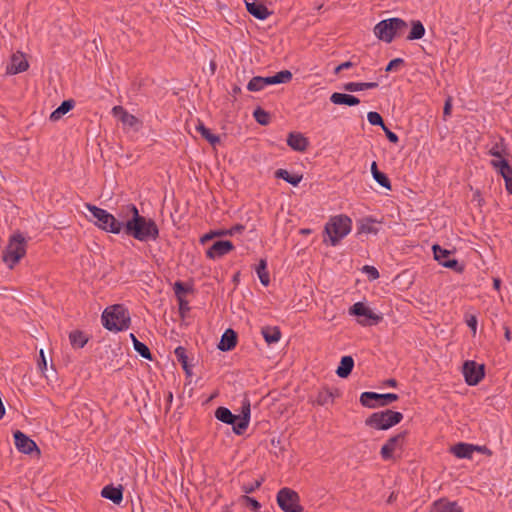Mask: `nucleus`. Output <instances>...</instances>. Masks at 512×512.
I'll return each mask as SVG.
<instances>
[{"mask_svg": "<svg viewBox=\"0 0 512 512\" xmlns=\"http://www.w3.org/2000/svg\"><path fill=\"white\" fill-rule=\"evenodd\" d=\"M124 209L126 215H131V218L123 223L122 230L126 235L142 242L154 241L159 237V229L153 219L140 215L134 204H128Z\"/></svg>", "mask_w": 512, "mask_h": 512, "instance_id": "nucleus-1", "label": "nucleus"}, {"mask_svg": "<svg viewBox=\"0 0 512 512\" xmlns=\"http://www.w3.org/2000/svg\"><path fill=\"white\" fill-rule=\"evenodd\" d=\"M131 318L128 310L121 304L107 307L102 314V324L110 331H123L129 328Z\"/></svg>", "mask_w": 512, "mask_h": 512, "instance_id": "nucleus-2", "label": "nucleus"}, {"mask_svg": "<svg viewBox=\"0 0 512 512\" xmlns=\"http://www.w3.org/2000/svg\"><path fill=\"white\" fill-rule=\"evenodd\" d=\"M27 241L24 236L17 232L10 236L5 250L2 252V260L9 269L14 266L26 255Z\"/></svg>", "mask_w": 512, "mask_h": 512, "instance_id": "nucleus-3", "label": "nucleus"}, {"mask_svg": "<svg viewBox=\"0 0 512 512\" xmlns=\"http://www.w3.org/2000/svg\"><path fill=\"white\" fill-rule=\"evenodd\" d=\"M85 207L89 210L92 216L96 219L95 225L106 232L119 234L123 229V221L116 219L112 214L105 209L99 208L93 204L86 203Z\"/></svg>", "mask_w": 512, "mask_h": 512, "instance_id": "nucleus-4", "label": "nucleus"}, {"mask_svg": "<svg viewBox=\"0 0 512 512\" xmlns=\"http://www.w3.org/2000/svg\"><path fill=\"white\" fill-rule=\"evenodd\" d=\"M407 23L400 18L382 20L374 27L375 35L386 43H391L394 37L401 36L407 29Z\"/></svg>", "mask_w": 512, "mask_h": 512, "instance_id": "nucleus-5", "label": "nucleus"}, {"mask_svg": "<svg viewBox=\"0 0 512 512\" xmlns=\"http://www.w3.org/2000/svg\"><path fill=\"white\" fill-rule=\"evenodd\" d=\"M351 219L346 215L331 217L325 225V233L332 246H336L351 231Z\"/></svg>", "mask_w": 512, "mask_h": 512, "instance_id": "nucleus-6", "label": "nucleus"}, {"mask_svg": "<svg viewBox=\"0 0 512 512\" xmlns=\"http://www.w3.org/2000/svg\"><path fill=\"white\" fill-rule=\"evenodd\" d=\"M402 419L403 414L401 412L386 409L371 414L365 420V424L377 430H387L400 423Z\"/></svg>", "mask_w": 512, "mask_h": 512, "instance_id": "nucleus-7", "label": "nucleus"}, {"mask_svg": "<svg viewBox=\"0 0 512 512\" xmlns=\"http://www.w3.org/2000/svg\"><path fill=\"white\" fill-rule=\"evenodd\" d=\"M277 504L284 512H303L298 493L287 487L278 491Z\"/></svg>", "mask_w": 512, "mask_h": 512, "instance_id": "nucleus-8", "label": "nucleus"}, {"mask_svg": "<svg viewBox=\"0 0 512 512\" xmlns=\"http://www.w3.org/2000/svg\"><path fill=\"white\" fill-rule=\"evenodd\" d=\"M398 395L394 393L379 394L376 392H363L360 396V403L364 407L376 408L387 406L398 400Z\"/></svg>", "mask_w": 512, "mask_h": 512, "instance_id": "nucleus-9", "label": "nucleus"}, {"mask_svg": "<svg viewBox=\"0 0 512 512\" xmlns=\"http://www.w3.org/2000/svg\"><path fill=\"white\" fill-rule=\"evenodd\" d=\"M463 375L469 386L477 385L485 376V367L478 365L475 361L468 360L463 364Z\"/></svg>", "mask_w": 512, "mask_h": 512, "instance_id": "nucleus-10", "label": "nucleus"}, {"mask_svg": "<svg viewBox=\"0 0 512 512\" xmlns=\"http://www.w3.org/2000/svg\"><path fill=\"white\" fill-rule=\"evenodd\" d=\"M349 313L351 315L365 317L364 320L359 321L362 325L377 324L383 319L381 315L374 313L369 307H367L362 302H357L354 305H352L349 309Z\"/></svg>", "mask_w": 512, "mask_h": 512, "instance_id": "nucleus-11", "label": "nucleus"}, {"mask_svg": "<svg viewBox=\"0 0 512 512\" xmlns=\"http://www.w3.org/2000/svg\"><path fill=\"white\" fill-rule=\"evenodd\" d=\"M407 437V431H402L392 437L382 446L380 454L384 460H390L393 458V453L402 449Z\"/></svg>", "mask_w": 512, "mask_h": 512, "instance_id": "nucleus-12", "label": "nucleus"}, {"mask_svg": "<svg viewBox=\"0 0 512 512\" xmlns=\"http://www.w3.org/2000/svg\"><path fill=\"white\" fill-rule=\"evenodd\" d=\"M13 436L14 443L18 451L24 454H32L33 452H36L37 455H40L41 452L37 444L26 434L17 430L14 432Z\"/></svg>", "mask_w": 512, "mask_h": 512, "instance_id": "nucleus-13", "label": "nucleus"}, {"mask_svg": "<svg viewBox=\"0 0 512 512\" xmlns=\"http://www.w3.org/2000/svg\"><path fill=\"white\" fill-rule=\"evenodd\" d=\"M234 249V245L229 240H219L214 242L206 251L209 259L215 260L223 257Z\"/></svg>", "mask_w": 512, "mask_h": 512, "instance_id": "nucleus-14", "label": "nucleus"}, {"mask_svg": "<svg viewBox=\"0 0 512 512\" xmlns=\"http://www.w3.org/2000/svg\"><path fill=\"white\" fill-rule=\"evenodd\" d=\"M491 165L499 172L505 180V187L509 194L512 195V167L505 159L492 160Z\"/></svg>", "mask_w": 512, "mask_h": 512, "instance_id": "nucleus-15", "label": "nucleus"}, {"mask_svg": "<svg viewBox=\"0 0 512 512\" xmlns=\"http://www.w3.org/2000/svg\"><path fill=\"white\" fill-rule=\"evenodd\" d=\"M250 403L245 401L241 408V414L238 415V423L233 427V432L237 435H242L247 429L250 421Z\"/></svg>", "mask_w": 512, "mask_h": 512, "instance_id": "nucleus-16", "label": "nucleus"}, {"mask_svg": "<svg viewBox=\"0 0 512 512\" xmlns=\"http://www.w3.org/2000/svg\"><path fill=\"white\" fill-rule=\"evenodd\" d=\"M287 144L295 151L304 152L309 146V141L303 134L291 132L288 134Z\"/></svg>", "mask_w": 512, "mask_h": 512, "instance_id": "nucleus-17", "label": "nucleus"}, {"mask_svg": "<svg viewBox=\"0 0 512 512\" xmlns=\"http://www.w3.org/2000/svg\"><path fill=\"white\" fill-rule=\"evenodd\" d=\"M480 451L481 447L467 444V443H457L451 447V452L457 457L461 459H471L474 451Z\"/></svg>", "mask_w": 512, "mask_h": 512, "instance_id": "nucleus-18", "label": "nucleus"}, {"mask_svg": "<svg viewBox=\"0 0 512 512\" xmlns=\"http://www.w3.org/2000/svg\"><path fill=\"white\" fill-rule=\"evenodd\" d=\"M237 344V333L229 328L221 336L218 349L226 352L232 350Z\"/></svg>", "mask_w": 512, "mask_h": 512, "instance_id": "nucleus-19", "label": "nucleus"}, {"mask_svg": "<svg viewBox=\"0 0 512 512\" xmlns=\"http://www.w3.org/2000/svg\"><path fill=\"white\" fill-rule=\"evenodd\" d=\"M101 496L111 500L114 504L119 505L123 500V488L121 485L118 487L107 485L102 489Z\"/></svg>", "mask_w": 512, "mask_h": 512, "instance_id": "nucleus-20", "label": "nucleus"}, {"mask_svg": "<svg viewBox=\"0 0 512 512\" xmlns=\"http://www.w3.org/2000/svg\"><path fill=\"white\" fill-rule=\"evenodd\" d=\"M112 113L126 126L135 127L139 124L138 118L128 113L122 106L113 107Z\"/></svg>", "mask_w": 512, "mask_h": 512, "instance_id": "nucleus-21", "label": "nucleus"}, {"mask_svg": "<svg viewBox=\"0 0 512 512\" xmlns=\"http://www.w3.org/2000/svg\"><path fill=\"white\" fill-rule=\"evenodd\" d=\"M246 9L259 20H264L270 15L268 8L263 3L257 1L246 2Z\"/></svg>", "mask_w": 512, "mask_h": 512, "instance_id": "nucleus-22", "label": "nucleus"}, {"mask_svg": "<svg viewBox=\"0 0 512 512\" xmlns=\"http://www.w3.org/2000/svg\"><path fill=\"white\" fill-rule=\"evenodd\" d=\"M330 101L336 105L356 106L360 103V99L345 93L335 92L330 96Z\"/></svg>", "mask_w": 512, "mask_h": 512, "instance_id": "nucleus-23", "label": "nucleus"}, {"mask_svg": "<svg viewBox=\"0 0 512 512\" xmlns=\"http://www.w3.org/2000/svg\"><path fill=\"white\" fill-rule=\"evenodd\" d=\"M215 417L217 420L232 425V428L235 427V425L238 423L239 416L233 414L228 408L226 407H218L215 410Z\"/></svg>", "mask_w": 512, "mask_h": 512, "instance_id": "nucleus-24", "label": "nucleus"}, {"mask_svg": "<svg viewBox=\"0 0 512 512\" xmlns=\"http://www.w3.org/2000/svg\"><path fill=\"white\" fill-rule=\"evenodd\" d=\"M29 64L23 55H13L7 71L11 74H18L28 69Z\"/></svg>", "mask_w": 512, "mask_h": 512, "instance_id": "nucleus-25", "label": "nucleus"}, {"mask_svg": "<svg viewBox=\"0 0 512 512\" xmlns=\"http://www.w3.org/2000/svg\"><path fill=\"white\" fill-rule=\"evenodd\" d=\"M336 396H339V392L337 389L331 390L325 387L318 391L315 402L320 406H324L333 403L334 398Z\"/></svg>", "mask_w": 512, "mask_h": 512, "instance_id": "nucleus-26", "label": "nucleus"}, {"mask_svg": "<svg viewBox=\"0 0 512 512\" xmlns=\"http://www.w3.org/2000/svg\"><path fill=\"white\" fill-rule=\"evenodd\" d=\"M430 512H462V509L455 502L441 499L433 504Z\"/></svg>", "mask_w": 512, "mask_h": 512, "instance_id": "nucleus-27", "label": "nucleus"}, {"mask_svg": "<svg viewBox=\"0 0 512 512\" xmlns=\"http://www.w3.org/2000/svg\"><path fill=\"white\" fill-rule=\"evenodd\" d=\"M354 367V360L351 356H343L340 360V364L336 370V374L340 378H347Z\"/></svg>", "mask_w": 512, "mask_h": 512, "instance_id": "nucleus-28", "label": "nucleus"}, {"mask_svg": "<svg viewBox=\"0 0 512 512\" xmlns=\"http://www.w3.org/2000/svg\"><path fill=\"white\" fill-rule=\"evenodd\" d=\"M261 333L267 344L277 343L281 338V331L277 326L262 327Z\"/></svg>", "mask_w": 512, "mask_h": 512, "instance_id": "nucleus-29", "label": "nucleus"}, {"mask_svg": "<svg viewBox=\"0 0 512 512\" xmlns=\"http://www.w3.org/2000/svg\"><path fill=\"white\" fill-rule=\"evenodd\" d=\"M75 106V101L73 99L64 100L60 106L55 109L50 114V120L51 121H58L61 119L66 113H68L70 110H72Z\"/></svg>", "mask_w": 512, "mask_h": 512, "instance_id": "nucleus-30", "label": "nucleus"}, {"mask_svg": "<svg viewBox=\"0 0 512 512\" xmlns=\"http://www.w3.org/2000/svg\"><path fill=\"white\" fill-rule=\"evenodd\" d=\"M69 340L73 348L79 349L83 348L87 344L89 338L84 332L80 330H74L70 332Z\"/></svg>", "mask_w": 512, "mask_h": 512, "instance_id": "nucleus-31", "label": "nucleus"}, {"mask_svg": "<svg viewBox=\"0 0 512 512\" xmlns=\"http://www.w3.org/2000/svg\"><path fill=\"white\" fill-rule=\"evenodd\" d=\"M377 87V82H348L343 85V89L348 92H357L366 89H374Z\"/></svg>", "mask_w": 512, "mask_h": 512, "instance_id": "nucleus-32", "label": "nucleus"}, {"mask_svg": "<svg viewBox=\"0 0 512 512\" xmlns=\"http://www.w3.org/2000/svg\"><path fill=\"white\" fill-rule=\"evenodd\" d=\"M174 354H175L177 361L181 364L185 373L188 376H190L192 374V372H191V366L188 363V356H187L186 349L182 346H179L174 350Z\"/></svg>", "mask_w": 512, "mask_h": 512, "instance_id": "nucleus-33", "label": "nucleus"}, {"mask_svg": "<svg viewBox=\"0 0 512 512\" xmlns=\"http://www.w3.org/2000/svg\"><path fill=\"white\" fill-rule=\"evenodd\" d=\"M196 130L201 136L206 139L212 146H216L220 143L219 136L213 134L202 122H199L196 126Z\"/></svg>", "mask_w": 512, "mask_h": 512, "instance_id": "nucleus-34", "label": "nucleus"}, {"mask_svg": "<svg viewBox=\"0 0 512 512\" xmlns=\"http://www.w3.org/2000/svg\"><path fill=\"white\" fill-rule=\"evenodd\" d=\"M358 233L377 234L378 228L375 226V221L371 218H365L358 222Z\"/></svg>", "mask_w": 512, "mask_h": 512, "instance_id": "nucleus-35", "label": "nucleus"}, {"mask_svg": "<svg viewBox=\"0 0 512 512\" xmlns=\"http://www.w3.org/2000/svg\"><path fill=\"white\" fill-rule=\"evenodd\" d=\"M275 176L277 178L283 179L284 181L288 182L289 184H291L293 186H297L302 180V175L290 174L285 169H278L275 172Z\"/></svg>", "mask_w": 512, "mask_h": 512, "instance_id": "nucleus-36", "label": "nucleus"}, {"mask_svg": "<svg viewBox=\"0 0 512 512\" xmlns=\"http://www.w3.org/2000/svg\"><path fill=\"white\" fill-rule=\"evenodd\" d=\"M256 273L259 277L261 284L264 286H268L270 283V277L267 271V262L265 259H261L259 261V264L256 267Z\"/></svg>", "mask_w": 512, "mask_h": 512, "instance_id": "nucleus-37", "label": "nucleus"}, {"mask_svg": "<svg viewBox=\"0 0 512 512\" xmlns=\"http://www.w3.org/2000/svg\"><path fill=\"white\" fill-rule=\"evenodd\" d=\"M424 34H425V28H424L423 24L418 20L413 21L412 28H411L409 35L407 36V39L408 40L421 39L424 36Z\"/></svg>", "mask_w": 512, "mask_h": 512, "instance_id": "nucleus-38", "label": "nucleus"}, {"mask_svg": "<svg viewBox=\"0 0 512 512\" xmlns=\"http://www.w3.org/2000/svg\"><path fill=\"white\" fill-rule=\"evenodd\" d=\"M173 290L177 299H185V294L192 292V286H189L181 281L174 283Z\"/></svg>", "mask_w": 512, "mask_h": 512, "instance_id": "nucleus-39", "label": "nucleus"}, {"mask_svg": "<svg viewBox=\"0 0 512 512\" xmlns=\"http://www.w3.org/2000/svg\"><path fill=\"white\" fill-rule=\"evenodd\" d=\"M434 258L442 265V262L446 261L450 258L451 251L442 248L441 246L435 244L432 247Z\"/></svg>", "mask_w": 512, "mask_h": 512, "instance_id": "nucleus-40", "label": "nucleus"}, {"mask_svg": "<svg viewBox=\"0 0 512 512\" xmlns=\"http://www.w3.org/2000/svg\"><path fill=\"white\" fill-rule=\"evenodd\" d=\"M253 116H254L255 120L260 125H263V126L268 125L270 123V121H271L270 114L267 111L263 110L261 107H257L254 110Z\"/></svg>", "mask_w": 512, "mask_h": 512, "instance_id": "nucleus-41", "label": "nucleus"}, {"mask_svg": "<svg viewBox=\"0 0 512 512\" xmlns=\"http://www.w3.org/2000/svg\"><path fill=\"white\" fill-rule=\"evenodd\" d=\"M134 350L144 359L152 360V353L148 346L139 340H135Z\"/></svg>", "mask_w": 512, "mask_h": 512, "instance_id": "nucleus-42", "label": "nucleus"}, {"mask_svg": "<svg viewBox=\"0 0 512 512\" xmlns=\"http://www.w3.org/2000/svg\"><path fill=\"white\" fill-rule=\"evenodd\" d=\"M292 79V73L289 70H282L272 76L273 84L287 83Z\"/></svg>", "mask_w": 512, "mask_h": 512, "instance_id": "nucleus-43", "label": "nucleus"}, {"mask_svg": "<svg viewBox=\"0 0 512 512\" xmlns=\"http://www.w3.org/2000/svg\"><path fill=\"white\" fill-rule=\"evenodd\" d=\"M373 178L380 186L387 190H391V182L386 174L380 171L379 173H376Z\"/></svg>", "mask_w": 512, "mask_h": 512, "instance_id": "nucleus-44", "label": "nucleus"}, {"mask_svg": "<svg viewBox=\"0 0 512 512\" xmlns=\"http://www.w3.org/2000/svg\"><path fill=\"white\" fill-rule=\"evenodd\" d=\"M503 139L501 138L499 142H496L492 148L489 150V154L501 158L503 153L505 152V146L503 144Z\"/></svg>", "mask_w": 512, "mask_h": 512, "instance_id": "nucleus-45", "label": "nucleus"}, {"mask_svg": "<svg viewBox=\"0 0 512 512\" xmlns=\"http://www.w3.org/2000/svg\"><path fill=\"white\" fill-rule=\"evenodd\" d=\"M367 119L371 125L381 126V128L385 126L383 118L378 112H369Z\"/></svg>", "mask_w": 512, "mask_h": 512, "instance_id": "nucleus-46", "label": "nucleus"}, {"mask_svg": "<svg viewBox=\"0 0 512 512\" xmlns=\"http://www.w3.org/2000/svg\"><path fill=\"white\" fill-rule=\"evenodd\" d=\"M264 481V478H260L251 484H243L241 489L245 494L253 493L256 489L260 488Z\"/></svg>", "mask_w": 512, "mask_h": 512, "instance_id": "nucleus-47", "label": "nucleus"}, {"mask_svg": "<svg viewBox=\"0 0 512 512\" xmlns=\"http://www.w3.org/2000/svg\"><path fill=\"white\" fill-rule=\"evenodd\" d=\"M242 501L255 512L259 511L261 508V504L255 498L249 497L248 495L242 496Z\"/></svg>", "mask_w": 512, "mask_h": 512, "instance_id": "nucleus-48", "label": "nucleus"}, {"mask_svg": "<svg viewBox=\"0 0 512 512\" xmlns=\"http://www.w3.org/2000/svg\"><path fill=\"white\" fill-rule=\"evenodd\" d=\"M263 88H264V87H263V85H262V83H261V76H255V77H253V78L249 81V83H248V85H247V89H248L249 91H260V90H262Z\"/></svg>", "mask_w": 512, "mask_h": 512, "instance_id": "nucleus-49", "label": "nucleus"}, {"mask_svg": "<svg viewBox=\"0 0 512 512\" xmlns=\"http://www.w3.org/2000/svg\"><path fill=\"white\" fill-rule=\"evenodd\" d=\"M442 266L446 268H450L456 272H462L463 266L459 264V262L456 259H447L446 261L442 262Z\"/></svg>", "mask_w": 512, "mask_h": 512, "instance_id": "nucleus-50", "label": "nucleus"}, {"mask_svg": "<svg viewBox=\"0 0 512 512\" xmlns=\"http://www.w3.org/2000/svg\"><path fill=\"white\" fill-rule=\"evenodd\" d=\"M404 65V60L402 58H395L393 60H391L386 68H385V71L386 72H391L393 70H396L398 67L400 66H403Z\"/></svg>", "mask_w": 512, "mask_h": 512, "instance_id": "nucleus-51", "label": "nucleus"}, {"mask_svg": "<svg viewBox=\"0 0 512 512\" xmlns=\"http://www.w3.org/2000/svg\"><path fill=\"white\" fill-rule=\"evenodd\" d=\"M363 271L368 275L370 280H376L379 278V272L374 266L365 265Z\"/></svg>", "mask_w": 512, "mask_h": 512, "instance_id": "nucleus-52", "label": "nucleus"}, {"mask_svg": "<svg viewBox=\"0 0 512 512\" xmlns=\"http://www.w3.org/2000/svg\"><path fill=\"white\" fill-rule=\"evenodd\" d=\"M179 304V313L182 317L190 311L189 302L186 299H177Z\"/></svg>", "mask_w": 512, "mask_h": 512, "instance_id": "nucleus-53", "label": "nucleus"}, {"mask_svg": "<svg viewBox=\"0 0 512 512\" xmlns=\"http://www.w3.org/2000/svg\"><path fill=\"white\" fill-rule=\"evenodd\" d=\"M383 131L385 132V135L387 137V139L391 142V143H398L399 141V137L397 136L396 133L392 132L391 130H389L386 125L384 127H382Z\"/></svg>", "mask_w": 512, "mask_h": 512, "instance_id": "nucleus-54", "label": "nucleus"}, {"mask_svg": "<svg viewBox=\"0 0 512 512\" xmlns=\"http://www.w3.org/2000/svg\"><path fill=\"white\" fill-rule=\"evenodd\" d=\"M38 367L42 373L47 369V361L44 356L43 350H40V359L38 360Z\"/></svg>", "mask_w": 512, "mask_h": 512, "instance_id": "nucleus-55", "label": "nucleus"}, {"mask_svg": "<svg viewBox=\"0 0 512 512\" xmlns=\"http://www.w3.org/2000/svg\"><path fill=\"white\" fill-rule=\"evenodd\" d=\"M245 226L242 224H236L233 227H231L229 230H227V233L229 236L235 235L237 233H240L244 231Z\"/></svg>", "mask_w": 512, "mask_h": 512, "instance_id": "nucleus-56", "label": "nucleus"}, {"mask_svg": "<svg viewBox=\"0 0 512 512\" xmlns=\"http://www.w3.org/2000/svg\"><path fill=\"white\" fill-rule=\"evenodd\" d=\"M466 323H467V326L473 331V334L476 333V329H477V319L475 316H470L467 320H466Z\"/></svg>", "mask_w": 512, "mask_h": 512, "instance_id": "nucleus-57", "label": "nucleus"}, {"mask_svg": "<svg viewBox=\"0 0 512 512\" xmlns=\"http://www.w3.org/2000/svg\"><path fill=\"white\" fill-rule=\"evenodd\" d=\"M451 108H452L451 99L449 98V99L446 100L444 108H443V113H444L445 116L451 114Z\"/></svg>", "mask_w": 512, "mask_h": 512, "instance_id": "nucleus-58", "label": "nucleus"}, {"mask_svg": "<svg viewBox=\"0 0 512 512\" xmlns=\"http://www.w3.org/2000/svg\"><path fill=\"white\" fill-rule=\"evenodd\" d=\"M261 83H262L263 87H266L267 85H274L272 76L261 77Z\"/></svg>", "mask_w": 512, "mask_h": 512, "instance_id": "nucleus-59", "label": "nucleus"}, {"mask_svg": "<svg viewBox=\"0 0 512 512\" xmlns=\"http://www.w3.org/2000/svg\"><path fill=\"white\" fill-rule=\"evenodd\" d=\"M355 66V63H353L352 61H346V62H343L340 64V68H342L343 70L344 69H349L351 67Z\"/></svg>", "mask_w": 512, "mask_h": 512, "instance_id": "nucleus-60", "label": "nucleus"}, {"mask_svg": "<svg viewBox=\"0 0 512 512\" xmlns=\"http://www.w3.org/2000/svg\"><path fill=\"white\" fill-rule=\"evenodd\" d=\"M212 238H214L212 232L208 233V234H205L204 236L201 237V242L205 243L206 241L211 240Z\"/></svg>", "mask_w": 512, "mask_h": 512, "instance_id": "nucleus-61", "label": "nucleus"}, {"mask_svg": "<svg viewBox=\"0 0 512 512\" xmlns=\"http://www.w3.org/2000/svg\"><path fill=\"white\" fill-rule=\"evenodd\" d=\"M212 233H213V236H214V237H219V236H226V235H228L227 230H218V231H215V232H212Z\"/></svg>", "mask_w": 512, "mask_h": 512, "instance_id": "nucleus-62", "label": "nucleus"}, {"mask_svg": "<svg viewBox=\"0 0 512 512\" xmlns=\"http://www.w3.org/2000/svg\"><path fill=\"white\" fill-rule=\"evenodd\" d=\"M380 171L378 170V167H377V163L374 161L372 162L371 164V173H372V176H374L376 173H379Z\"/></svg>", "mask_w": 512, "mask_h": 512, "instance_id": "nucleus-63", "label": "nucleus"}, {"mask_svg": "<svg viewBox=\"0 0 512 512\" xmlns=\"http://www.w3.org/2000/svg\"><path fill=\"white\" fill-rule=\"evenodd\" d=\"M493 287L496 289V290H499L500 287H501V280L499 278H494L493 279Z\"/></svg>", "mask_w": 512, "mask_h": 512, "instance_id": "nucleus-64", "label": "nucleus"}]
</instances>
